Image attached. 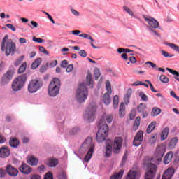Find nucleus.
Returning <instances> with one entry per match:
<instances>
[{
	"label": "nucleus",
	"mask_w": 179,
	"mask_h": 179,
	"mask_svg": "<svg viewBox=\"0 0 179 179\" xmlns=\"http://www.w3.org/2000/svg\"><path fill=\"white\" fill-rule=\"evenodd\" d=\"M92 78V73H88L86 77V83H82L79 85L76 93V100L79 104H82L87 100L89 90H87V86H90L91 89H93Z\"/></svg>",
	"instance_id": "nucleus-1"
},
{
	"label": "nucleus",
	"mask_w": 179,
	"mask_h": 179,
	"mask_svg": "<svg viewBox=\"0 0 179 179\" xmlns=\"http://www.w3.org/2000/svg\"><path fill=\"white\" fill-rule=\"evenodd\" d=\"M94 143H93V138L92 137H87L82 144L80 147V150L82 152L87 151L85 158L84 162L89 163L90 159L93 157V153H94Z\"/></svg>",
	"instance_id": "nucleus-2"
},
{
	"label": "nucleus",
	"mask_w": 179,
	"mask_h": 179,
	"mask_svg": "<svg viewBox=\"0 0 179 179\" xmlns=\"http://www.w3.org/2000/svg\"><path fill=\"white\" fill-rule=\"evenodd\" d=\"M9 36L6 35L2 40L1 43V51H5L6 55H13L15 51H16V44L13 43L12 39H8Z\"/></svg>",
	"instance_id": "nucleus-3"
},
{
	"label": "nucleus",
	"mask_w": 179,
	"mask_h": 179,
	"mask_svg": "<svg viewBox=\"0 0 179 179\" xmlns=\"http://www.w3.org/2000/svg\"><path fill=\"white\" fill-rule=\"evenodd\" d=\"M59 89H61V81L58 78H53L49 84L48 93L50 97H56L59 94Z\"/></svg>",
	"instance_id": "nucleus-4"
},
{
	"label": "nucleus",
	"mask_w": 179,
	"mask_h": 179,
	"mask_svg": "<svg viewBox=\"0 0 179 179\" xmlns=\"http://www.w3.org/2000/svg\"><path fill=\"white\" fill-rule=\"evenodd\" d=\"M26 80H27V75L22 74L21 76H17L13 81L11 85V87L13 92H19L21 89H23V86H24L26 83Z\"/></svg>",
	"instance_id": "nucleus-5"
},
{
	"label": "nucleus",
	"mask_w": 179,
	"mask_h": 179,
	"mask_svg": "<svg viewBox=\"0 0 179 179\" xmlns=\"http://www.w3.org/2000/svg\"><path fill=\"white\" fill-rule=\"evenodd\" d=\"M96 108V103L92 102L91 103H90L87 110H85V113L83 117L86 121H88V122H93V121L94 120Z\"/></svg>",
	"instance_id": "nucleus-6"
},
{
	"label": "nucleus",
	"mask_w": 179,
	"mask_h": 179,
	"mask_svg": "<svg viewBox=\"0 0 179 179\" xmlns=\"http://www.w3.org/2000/svg\"><path fill=\"white\" fill-rule=\"evenodd\" d=\"M99 125L100 128L96 133V139L99 143H101L106 141L108 135V125L106 124Z\"/></svg>",
	"instance_id": "nucleus-7"
},
{
	"label": "nucleus",
	"mask_w": 179,
	"mask_h": 179,
	"mask_svg": "<svg viewBox=\"0 0 179 179\" xmlns=\"http://www.w3.org/2000/svg\"><path fill=\"white\" fill-rule=\"evenodd\" d=\"M41 87H43V81L38 79H34L29 83L27 90L29 93L34 94L37 93Z\"/></svg>",
	"instance_id": "nucleus-8"
},
{
	"label": "nucleus",
	"mask_w": 179,
	"mask_h": 179,
	"mask_svg": "<svg viewBox=\"0 0 179 179\" xmlns=\"http://www.w3.org/2000/svg\"><path fill=\"white\" fill-rule=\"evenodd\" d=\"M143 17L148 24V30H149V29H160V24L154 17L146 16L145 15H143Z\"/></svg>",
	"instance_id": "nucleus-9"
},
{
	"label": "nucleus",
	"mask_w": 179,
	"mask_h": 179,
	"mask_svg": "<svg viewBox=\"0 0 179 179\" xmlns=\"http://www.w3.org/2000/svg\"><path fill=\"white\" fill-rule=\"evenodd\" d=\"M106 87L107 92L104 94L102 98V101L106 104V106H108L110 103H111V98H110V94L113 93V90H111V83L108 80L106 82Z\"/></svg>",
	"instance_id": "nucleus-10"
},
{
	"label": "nucleus",
	"mask_w": 179,
	"mask_h": 179,
	"mask_svg": "<svg viewBox=\"0 0 179 179\" xmlns=\"http://www.w3.org/2000/svg\"><path fill=\"white\" fill-rule=\"evenodd\" d=\"M147 166L148 172L145 173V179H153L156 176V165L152 163L144 164Z\"/></svg>",
	"instance_id": "nucleus-11"
},
{
	"label": "nucleus",
	"mask_w": 179,
	"mask_h": 179,
	"mask_svg": "<svg viewBox=\"0 0 179 179\" xmlns=\"http://www.w3.org/2000/svg\"><path fill=\"white\" fill-rule=\"evenodd\" d=\"M166 152V148L164 146L159 145L156 148L155 157V162L157 163H160L162 160H163V156H164V153Z\"/></svg>",
	"instance_id": "nucleus-12"
},
{
	"label": "nucleus",
	"mask_w": 179,
	"mask_h": 179,
	"mask_svg": "<svg viewBox=\"0 0 179 179\" xmlns=\"http://www.w3.org/2000/svg\"><path fill=\"white\" fill-rule=\"evenodd\" d=\"M106 148L103 150L105 157H110L113 153V141L111 139H107L106 141Z\"/></svg>",
	"instance_id": "nucleus-13"
},
{
	"label": "nucleus",
	"mask_w": 179,
	"mask_h": 179,
	"mask_svg": "<svg viewBox=\"0 0 179 179\" xmlns=\"http://www.w3.org/2000/svg\"><path fill=\"white\" fill-rule=\"evenodd\" d=\"M143 141V131L140 130L136 134L134 140L133 145L134 146H141L142 142Z\"/></svg>",
	"instance_id": "nucleus-14"
},
{
	"label": "nucleus",
	"mask_w": 179,
	"mask_h": 179,
	"mask_svg": "<svg viewBox=\"0 0 179 179\" xmlns=\"http://www.w3.org/2000/svg\"><path fill=\"white\" fill-rule=\"evenodd\" d=\"M121 148H122V138L117 137L113 142V153H120Z\"/></svg>",
	"instance_id": "nucleus-15"
},
{
	"label": "nucleus",
	"mask_w": 179,
	"mask_h": 179,
	"mask_svg": "<svg viewBox=\"0 0 179 179\" xmlns=\"http://www.w3.org/2000/svg\"><path fill=\"white\" fill-rule=\"evenodd\" d=\"M6 171L10 177H16L19 174L17 169L12 166L10 164L6 167Z\"/></svg>",
	"instance_id": "nucleus-16"
},
{
	"label": "nucleus",
	"mask_w": 179,
	"mask_h": 179,
	"mask_svg": "<svg viewBox=\"0 0 179 179\" xmlns=\"http://www.w3.org/2000/svg\"><path fill=\"white\" fill-rule=\"evenodd\" d=\"M106 122H108V124H111V122H113L112 115L103 114L101 116V120L99 121V125H104V124H106Z\"/></svg>",
	"instance_id": "nucleus-17"
},
{
	"label": "nucleus",
	"mask_w": 179,
	"mask_h": 179,
	"mask_svg": "<svg viewBox=\"0 0 179 179\" xmlns=\"http://www.w3.org/2000/svg\"><path fill=\"white\" fill-rule=\"evenodd\" d=\"M174 168H168L162 176V179H171L174 176Z\"/></svg>",
	"instance_id": "nucleus-18"
},
{
	"label": "nucleus",
	"mask_w": 179,
	"mask_h": 179,
	"mask_svg": "<svg viewBox=\"0 0 179 179\" xmlns=\"http://www.w3.org/2000/svg\"><path fill=\"white\" fill-rule=\"evenodd\" d=\"M10 156V150L8 147L0 148V157L5 159Z\"/></svg>",
	"instance_id": "nucleus-19"
},
{
	"label": "nucleus",
	"mask_w": 179,
	"mask_h": 179,
	"mask_svg": "<svg viewBox=\"0 0 179 179\" xmlns=\"http://www.w3.org/2000/svg\"><path fill=\"white\" fill-rule=\"evenodd\" d=\"M20 171H21L22 174H30V173L33 171V169H31L27 164H22L20 166Z\"/></svg>",
	"instance_id": "nucleus-20"
},
{
	"label": "nucleus",
	"mask_w": 179,
	"mask_h": 179,
	"mask_svg": "<svg viewBox=\"0 0 179 179\" xmlns=\"http://www.w3.org/2000/svg\"><path fill=\"white\" fill-rule=\"evenodd\" d=\"M14 73H15V71L12 70L8 71L3 76V80H4L6 83H8L9 80H12Z\"/></svg>",
	"instance_id": "nucleus-21"
},
{
	"label": "nucleus",
	"mask_w": 179,
	"mask_h": 179,
	"mask_svg": "<svg viewBox=\"0 0 179 179\" xmlns=\"http://www.w3.org/2000/svg\"><path fill=\"white\" fill-rule=\"evenodd\" d=\"M27 162L28 164H30V166H37V164H38V159L35 156L28 157Z\"/></svg>",
	"instance_id": "nucleus-22"
},
{
	"label": "nucleus",
	"mask_w": 179,
	"mask_h": 179,
	"mask_svg": "<svg viewBox=\"0 0 179 179\" xmlns=\"http://www.w3.org/2000/svg\"><path fill=\"white\" fill-rule=\"evenodd\" d=\"M58 162V159L57 158H48L47 159V165L49 167H57Z\"/></svg>",
	"instance_id": "nucleus-23"
},
{
	"label": "nucleus",
	"mask_w": 179,
	"mask_h": 179,
	"mask_svg": "<svg viewBox=\"0 0 179 179\" xmlns=\"http://www.w3.org/2000/svg\"><path fill=\"white\" fill-rule=\"evenodd\" d=\"M131 96H132V89L129 88L124 97V101L127 106L129 104V99H131Z\"/></svg>",
	"instance_id": "nucleus-24"
},
{
	"label": "nucleus",
	"mask_w": 179,
	"mask_h": 179,
	"mask_svg": "<svg viewBox=\"0 0 179 179\" xmlns=\"http://www.w3.org/2000/svg\"><path fill=\"white\" fill-rule=\"evenodd\" d=\"M173 156H174V153L173 152H169L166 153L164 158V164H169L170 162H171V159H173Z\"/></svg>",
	"instance_id": "nucleus-25"
},
{
	"label": "nucleus",
	"mask_w": 179,
	"mask_h": 179,
	"mask_svg": "<svg viewBox=\"0 0 179 179\" xmlns=\"http://www.w3.org/2000/svg\"><path fill=\"white\" fill-rule=\"evenodd\" d=\"M9 145L11 146V148H16L20 145V141H19V139L16 138H13L10 139Z\"/></svg>",
	"instance_id": "nucleus-26"
},
{
	"label": "nucleus",
	"mask_w": 179,
	"mask_h": 179,
	"mask_svg": "<svg viewBox=\"0 0 179 179\" xmlns=\"http://www.w3.org/2000/svg\"><path fill=\"white\" fill-rule=\"evenodd\" d=\"M169 127H165L161 134V141H166L167 139V137L169 136Z\"/></svg>",
	"instance_id": "nucleus-27"
},
{
	"label": "nucleus",
	"mask_w": 179,
	"mask_h": 179,
	"mask_svg": "<svg viewBox=\"0 0 179 179\" xmlns=\"http://www.w3.org/2000/svg\"><path fill=\"white\" fill-rule=\"evenodd\" d=\"M136 176H138V173L136 171L130 170L129 171L125 179H136Z\"/></svg>",
	"instance_id": "nucleus-28"
},
{
	"label": "nucleus",
	"mask_w": 179,
	"mask_h": 179,
	"mask_svg": "<svg viewBox=\"0 0 179 179\" xmlns=\"http://www.w3.org/2000/svg\"><path fill=\"white\" fill-rule=\"evenodd\" d=\"M41 64V58H37L35 61L31 64V69H37Z\"/></svg>",
	"instance_id": "nucleus-29"
},
{
	"label": "nucleus",
	"mask_w": 179,
	"mask_h": 179,
	"mask_svg": "<svg viewBox=\"0 0 179 179\" xmlns=\"http://www.w3.org/2000/svg\"><path fill=\"white\" fill-rule=\"evenodd\" d=\"M165 44L168 45V47H170L171 50L179 54V46L178 45L173 43H166Z\"/></svg>",
	"instance_id": "nucleus-30"
},
{
	"label": "nucleus",
	"mask_w": 179,
	"mask_h": 179,
	"mask_svg": "<svg viewBox=\"0 0 179 179\" xmlns=\"http://www.w3.org/2000/svg\"><path fill=\"white\" fill-rule=\"evenodd\" d=\"M124 176V170L120 171L118 173H115L111 176L110 179H121Z\"/></svg>",
	"instance_id": "nucleus-31"
},
{
	"label": "nucleus",
	"mask_w": 179,
	"mask_h": 179,
	"mask_svg": "<svg viewBox=\"0 0 179 179\" xmlns=\"http://www.w3.org/2000/svg\"><path fill=\"white\" fill-rule=\"evenodd\" d=\"M178 142V138L174 137L173 138L169 143V149H173V148H176V145H177V143Z\"/></svg>",
	"instance_id": "nucleus-32"
},
{
	"label": "nucleus",
	"mask_w": 179,
	"mask_h": 179,
	"mask_svg": "<svg viewBox=\"0 0 179 179\" xmlns=\"http://www.w3.org/2000/svg\"><path fill=\"white\" fill-rule=\"evenodd\" d=\"M155 128H156V122H152L147 127V134H152V132H153L155 130Z\"/></svg>",
	"instance_id": "nucleus-33"
},
{
	"label": "nucleus",
	"mask_w": 179,
	"mask_h": 179,
	"mask_svg": "<svg viewBox=\"0 0 179 179\" xmlns=\"http://www.w3.org/2000/svg\"><path fill=\"white\" fill-rule=\"evenodd\" d=\"M123 10L124 12H126V13H127L129 16H131L133 17L135 16V13H134L132 10L127 6H123Z\"/></svg>",
	"instance_id": "nucleus-34"
},
{
	"label": "nucleus",
	"mask_w": 179,
	"mask_h": 179,
	"mask_svg": "<svg viewBox=\"0 0 179 179\" xmlns=\"http://www.w3.org/2000/svg\"><path fill=\"white\" fill-rule=\"evenodd\" d=\"M117 52H118L119 54H122V53L128 54V53H129V52H134V50H130V49H128V48H119L117 49Z\"/></svg>",
	"instance_id": "nucleus-35"
},
{
	"label": "nucleus",
	"mask_w": 179,
	"mask_h": 179,
	"mask_svg": "<svg viewBox=\"0 0 179 179\" xmlns=\"http://www.w3.org/2000/svg\"><path fill=\"white\" fill-rule=\"evenodd\" d=\"M166 69L168 71V72L172 73V75H176V76L175 77V79L179 82V73L177 71L173 70L170 68H166Z\"/></svg>",
	"instance_id": "nucleus-36"
},
{
	"label": "nucleus",
	"mask_w": 179,
	"mask_h": 179,
	"mask_svg": "<svg viewBox=\"0 0 179 179\" xmlns=\"http://www.w3.org/2000/svg\"><path fill=\"white\" fill-rule=\"evenodd\" d=\"M119 103H120V97L118 96V95H115L113 97V104L114 108H118Z\"/></svg>",
	"instance_id": "nucleus-37"
},
{
	"label": "nucleus",
	"mask_w": 179,
	"mask_h": 179,
	"mask_svg": "<svg viewBox=\"0 0 179 179\" xmlns=\"http://www.w3.org/2000/svg\"><path fill=\"white\" fill-rule=\"evenodd\" d=\"M139 125H141V117H137L134 121V131H137V129L139 128Z\"/></svg>",
	"instance_id": "nucleus-38"
},
{
	"label": "nucleus",
	"mask_w": 179,
	"mask_h": 179,
	"mask_svg": "<svg viewBox=\"0 0 179 179\" xmlns=\"http://www.w3.org/2000/svg\"><path fill=\"white\" fill-rule=\"evenodd\" d=\"M156 141H157V134H152L149 138L148 142L150 145H155V143H156Z\"/></svg>",
	"instance_id": "nucleus-39"
},
{
	"label": "nucleus",
	"mask_w": 179,
	"mask_h": 179,
	"mask_svg": "<svg viewBox=\"0 0 179 179\" xmlns=\"http://www.w3.org/2000/svg\"><path fill=\"white\" fill-rule=\"evenodd\" d=\"M26 68H27V63H26V62H24L20 66V68L18 69V73H23V72H24V71H26Z\"/></svg>",
	"instance_id": "nucleus-40"
},
{
	"label": "nucleus",
	"mask_w": 179,
	"mask_h": 179,
	"mask_svg": "<svg viewBox=\"0 0 179 179\" xmlns=\"http://www.w3.org/2000/svg\"><path fill=\"white\" fill-rule=\"evenodd\" d=\"M27 26L30 27V29H37L38 27V23L36 21H31L29 23L27 24Z\"/></svg>",
	"instance_id": "nucleus-41"
},
{
	"label": "nucleus",
	"mask_w": 179,
	"mask_h": 179,
	"mask_svg": "<svg viewBox=\"0 0 179 179\" xmlns=\"http://www.w3.org/2000/svg\"><path fill=\"white\" fill-rule=\"evenodd\" d=\"M146 110V105L145 103H141L138 107V113H144Z\"/></svg>",
	"instance_id": "nucleus-42"
},
{
	"label": "nucleus",
	"mask_w": 179,
	"mask_h": 179,
	"mask_svg": "<svg viewBox=\"0 0 179 179\" xmlns=\"http://www.w3.org/2000/svg\"><path fill=\"white\" fill-rule=\"evenodd\" d=\"M152 113L153 117H156V116L159 115V114H160V113H162V110L159 108H154L152 109Z\"/></svg>",
	"instance_id": "nucleus-43"
},
{
	"label": "nucleus",
	"mask_w": 179,
	"mask_h": 179,
	"mask_svg": "<svg viewBox=\"0 0 179 179\" xmlns=\"http://www.w3.org/2000/svg\"><path fill=\"white\" fill-rule=\"evenodd\" d=\"M156 28L149 29L148 31L152 34V36H156V37H160L159 34L155 29Z\"/></svg>",
	"instance_id": "nucleus-44"
},
{
	"label": "nucleus",
	"mask_w": 179,
	"mask_h": 179,
	"mask_svg": "<svg viewBox=\"0 0 179 179\" xmlns=\"http://www.w3.org/2000/svg\"><path fill=\"white\" fill-rule=\"evenodd\" d=\"M100 69H94V77L95 78V80H97V79H99V78H100Z\"/></svg>",
	"instance_id": "nucleus-45"
},
{
	"label": "nucleus",
	"mask_w": 179,
	"mask_h": 179,
	"mask_svg": "<svg viewBox=\"0 0 179 179\" xmlns=\"http://www.w3.org/2000/svg\"><path fill=\"white\" fill-rule=\"evenodd\" d=\"M159 80L162 82V83H167L169 82V78L165 75H161L159 77Z\"/></svg>",
	"instance_id": "nucleus-46"
},
{
	"label": "nucleus",
	"mask_w": 179,
	"mask_h": 179,
	"mask_svg": "<svg viewBox=\"0 0 179 179\" xmlns=\"http://www.w3.org/2000/svg\"><path fill=\"white\" fill-rule=\"evenodd\" d=\"M139 96L143 101H148V96L145 93L141 92Z\"/></svg>",
	"instance_id": "nucleus-47"
},
{
	"label": "nucleus",
	"mask_w": 179,
	"mask_h": 179,
	"mask_svg": "<svg viewBox=\"0 0 179 179\" xmlns=\"http://www.w3.org/2000/svg\"><path fill=\"white\" fill-rule=\"evenodd\" d=\"M32 41H34L35 43H39L41 44V43H44L45 41L44 39L40 38H36V36H34L32 38Z\"/></svg>",
	"instance_id": "nucleus-48"
},
{
	"label": "nucleus",
	"mask_w": 179,
	"mask_h": 179,
	"mask_svg": "<svg viewBox=\"0 0 179 179\" xmlns=\"http://www.w3.org/2000/svg\"><path fill=\"white\" fill-rule=\"evenodd\" d=\"M162 54L163 57H165L166 58H171V57H174V55H170V54L168 52H166L164 50L162 51Z\"/></svg>",
	"instance_id": "nucleus-49"
},
{
	"label": "nucleus",
	"mask_w": 179,
	"mask_h": 179,
	"mask_svg": "<svg viewBox=\"0 0 179 179\" xmlns=\"http://www.w3.org/2000/svg\"><path fill=\"white\" fill-rule=\"evenodd\" d=\"M39 50L41 52H42L43 54H45L46 55H50V52L48 51H47V50H45V48L43 46L39 47Z\"/></svg>",
	"instance_id": "nucleus-50"
},
{
	"label": "nucleus",
	"mask_w": 179,
	"mask_h": 179,
	"mask_svg": "<svg viewBox=\"0 0 179 179\" xmlns=\"http://www.w3.org/2000/svg\"><path fill=\"white\" fill-rule=\"evenodd\" d=\"M145 82H147V83L149 84L150 85V89L153 92V93H157V91L156 90H155V87H153V85L152 84V83L150 80H145Z\"/></svg>",
	"instance_id": "nucleus-51"
},
{
	"label": "nucleus",
	"mask_w": 179,
	"mask_h": 179,
	"mask_svg": "<svg viewBox=\"0 0 179 179\" xmlns=\"http://www.w3.org/2000/svg\"><path fill=\"white\" fill-rule=\"evenodd\" d=\"M79 55H80V57H83V58H86V57H87V53L85 50H81L79 52Z\"/></svg>",
	"instance_id": "nucleus-52"
},
{
	"label": "nucleus",
	"mask_w": 179,
	"mask_h": 179,
	"mask_svg": "<svg viewBox=\"0 0 179 179\" xmlns=\"http://www.w3.org/2000/svg\"><path fill=\"white\" fill-rule=\"evenodd\" d=\"M22 62H23V58L21 57L20 59H17L14 64L15 66H19L20 64H22Z\"/></svg>",
	"instance_id": "nucleus-53"
},
{
	"label": "nucleus",
	"mask_w": 179,
	"mask_h": 179,
	"mask_svg": "<svg viewBox=\"0 0 179 179\" xmlns=\"http://www.w3.org/2000/svg\"><path fill=\"white\" fill-rule=\"evenodd\" d=\"M44 179H54V177L52 176L51 172H49L45 175Z\"/></svg>",
	"instance_id": "nucleus-54"
},
{
	"label": "nucleus",
	"mask_w": 179,
	"mask_h": 179,
	"mask_svg": "<svg viewBox=\"0 0 179 179\" xmlns=\"http://www.w3.org/2000/svg\"><path fill=\"white\" fill-rule=\"evenodd\" d=\"M60 66L62 68H66V66H68V60L62 61Z\"/></svg>",
	"instance_id": "nucleus-55"
},
{
	"label": "nucleus",
	"mask_w": 179,
	"mask_h": 179,
	"mask_svg": "<svg viewBox=\"0 0 179 179\" xmlns=\"http://www.w3.org/2000/svg\"><path fill=\"white\" fill-rule=\"evenodd\" d=\"M73 70V64H70L69 65L66 69V71L67 73H69V72H72V71Z\"/></svg>",
	"instance_id": "nucleus-56"
},
{
	"label": "nucleus",
	"mask_w": 179,
	"mask_h": 179,
	"mask_svg": "<svg viewBox=\"0 0 179 179\" xmlns=\"http://www.w3.org/2000/svg\"><path fill=\"white\" fill-rule=\"evenodd\" d=\"M78 36H79V37H83L84 38H87L88 40H89V38H91L90 34H81Z\"/></svg>",
	"instance_id": "nucleus-57"
},
{
	"label": "nucleus",
	"mask_w": 179,
	"mask_h": 179,
	"mask_svg": "<svg viewBox=\"0 0 179 179\" xmlns=\"http://www.w3.org/2000/svg\"><path fill=\"white\" fill-rule=\"evenodd\" d=\"M6 27H8V29H10L12 31H16V27H13L12 24H7Z\"/></svg>",
	"instance_id": "nucleus-58"
},
{
	"label": "nucleus",
	"mask_w": 179,
	"mask_h": 179,
	"mask_svg": "<svg viewBox=\"0 0 179 179\" xmlns=\"http://www.w3.org/2000/svg\"><path fill=\"white\" fill-rule=\"evenodd\" d=\"M6 176V171L4 169H0V177L3 178Z\"/></svg>",
	"instance_id": "nucleus-59"
},
{
	"label": "nucleus",
	"mask_w": 179,
	"mask_h": 179,
	"mask_svg": "<svg viewBox=\"0 0 179 179\" xmlns=\"http://www.w3.org/2000/svg\"><path fill=\"white\" fill-rule=\"evenodd\" d=\"M56 65H58V61H57V60H54V61L51 62L50 64V68H55V66Z\"/></svg>",
	"instance_id": "nucleus-60"
},
{
	"label": "nucleus",
	"mask_w": 179,
	"mask_h": 179,
	"mask_svg": "<svg viewBox=\"0 0 179 179\" xmlns=\"http://www.w3.org/2000/svg\"><path fill=\"white\" fill-rule=\"evenodd\" d=\"M5 142H6V138L3 136V135L0 134V143H5Z\"/></svg>",
	"instance_id": "nucleus-61"
},
{
	"label": "nucleus",
	"mask_w": 179,
	"mask_h": 179,
	"mask_svg": "<svg viewBox=\"0 0 179 179\" xmlns=\"http://www.w3.org/2000/svg\"><path fill=\"white\" fill-rule=\"evenodd\" d=\"M129 61H130V62H131V64H136V58L134 56H131L129 58Z\"/></svg>",
	"instance_id": "nucleus-62"
},
{
	"label": "nucleus",
	"mask_w": 179,
	"mask_h": 179,
	"mask_svg": "<svg viewBox=\"0 0 179 179\" xmlns=\"http://www.w3.org/2000/svg\"><path fill=\"white\" fill-rule=\"evenodd\" d=\"M59 179H66V174L64 173H59Z\"/></svg>",
	"instance_id": "nucleus-63"
},
{
	"label": "nucleus",
	"mask_w": 179,
	"mask_h": 179,
	"mask_svg": "<svg viewBox=\"0 0 179 179\" xmlns=\"http://www.w3.org/2000/svg\"><path fill=\"white\" fill-rule=\"evenodd\" d=\"M31 179H41V176L40 175L34 174L31 176Z\"/></svg>",
	"instance_id": "nucleus-64"
}]
</instances>
